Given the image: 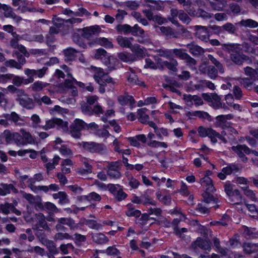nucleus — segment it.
<instances>
[{
  "label": "nucleus",
  "mask_w": 258,
  "mask_h": 258,
  "mask_svg": "<svg viewBox=\"0 0 258 258\" xmlns=\"http://www.w3.org/2000/svg\"><path fill=\"white\" fill-rule=\"evenodd\" d=\"M107 174L111 178L114 179H118L120 178L121 176L120 172L118 169H112V167H111V168H108Z\"/></svg>",
  "instance_id": "bf43d9fd"
},
{
  "label": "nucleus",
  "mask_w": 258,
  "mask_h": 258,
  "mask_svg": "<svg viewBox=\"0 0 258 258\" xmlns=\"http://www.w3.org/2000/svg\"><path fill=\"white\" fill-rule=\"evenodd\" d=\"M74 125L77 126V127H79L81 130H86V128H87V123H86L85 121H84L83 120L76 118L75 120L74 123H73Z\"/></svg>",
  "instance_id": "774afa93"
},
{
  "label": "nucleus",
  "mask_w": 258,
  "mask_h": 258,
  "mask_svg": "<svg viewBox=\"0 0 258 258\" xmlns=\"http://www.w3.org/2000/svg\"><path fill=\"white\" fill-rule=\"evenodd\" d=\"M203 186L205 187V191L202 194L204 201L207 204L212 203L215 204V205L213 206L215 208H219V205L217 204L219 201L218 198H215L213 195L216 191L214 184L205 185Z\"/></svg>",
  "instance_id": "20e7f679"
},
{
  "label": "nucleus",
  "mask_w": 258,
  "mask_h": 258,
  "mask_svg": "<svg viewBox=\"0 0 258 258\" xmlns=\"http://www.w3.org/2000/svg\"><path fill=\"white\" fill-rule=\"evenodd\" d=\"M131 50L139 58H143L145 56V52L142 48H141L139 44H136L133 45Z\"/></svg>",
  "instance_id": "7c9ffc66"
},
{
  "label": "nucleus",
  "mask_w": 258,
  "mask_h": 258,
  "mask_svg": "<svg viewBox=\"0 0 258 258\" xmlns=\"http://www.w3.org/2000/svg\"><path fill=\"white\" fill-rule=\"evenodd\" d=\"M199 135L202 138L208 137L210 140H212L215 130L211 127L205 128L203 126H200L198 129Z\"/></svg>",
  "instance_id": "6ab92c4d"
},
{
  "label": "nucleus",
  "mask_w": 258,
  "mask_h": 258,
  "mask_svg": "<svg viewBox=\"0 0 258 258\" xmlns=\"http://www.w3.org/2000/svg\"><path fill=\"white\" fill-rule=\"evenodd\" d=\"M223 30L228 32L230 34H234L236 32V28L230 23H226L222 26Z\"/></svg>",
  "instance_id": "0e129e2a"
},
{
  "label": "nucleus",
  "mask_w": 258,
  "mask_h": 258,
  "mask_svg": "<svg viewBox=\"0 0 258 258\" xmlns=\"http://www.w3.org/2000/svg\"><path fill=\"white\" fill-rule=\"evenodd\" d=\"M117 100L119 104L124 106L129 104L130 107L132 109L135 107L136 101L134 97L128 94L120 95L117 98Z\"/></svg>",
  "instance_id": "f8f14e48"
},
{
  "label": "nucleus",
  "mask_w": 258,
  "mask_h": 258,
  "mask_svg": "<svg viewBox=\"0 0 258 258\" xmlns=\"http://www.w3.org/2000/svg\"><path fill=\"white\" fill-rule=\"evenodd\" d=\"M5 65L7 67L14 68L17 69H20L21 68V64L16 60L13 59L6 60L5 62Z\"/></svg>",
  "instance_id": "052dcab7"
},
{
  "label": "nucleus",
  "mask_w": 258,
  "mask_h": 258,
  "mask_svg": "<svg viewBox=\"0 0 258 258\" xmlns=\"http://www.w3.org/2000/svg\"><path fill=\"white\" fill-rule=\"evenodd\" d=\"M111 56L105 49L100 48L96 50L94 56L95 59H100L105 66H107L109 63Z\"/></svg>",
  "instance_id": "9b49d317"
},
{
  "label": "nucleus",
  "mask_w": 258,
  "mask_h": 258,
  "mask_svg": "<svg viewBox=\"0 0 258 258\" xmlns=\"http://www.w3.org/2000/svg\"><path fill=\"white\" fill-rule=\"evenodd\" d=\"M78 51L72 47H69L63 50V54L64 55V61L67 63L73 61L76 58V53Z\"/></svg>",
  "instance_id": "dca6fc26"
},
{
  "label": "nucleus",
  "mask_w": 258,
  "mask_h": 258,
  "mask_svg": "<svg viewBox=\"0 0 258 258\" xmlns=\"http://www.w3.org/2000/svg\"><path fill=\"white\" fill-rule=\"evenodd\" d=\"M225 100L228 105L230 107H233L234 110L241 111V107L238 104L234 103L233 102H228V100H231L233 101V96L231 94H228L225 96Z\"/></svg>",
  "instance_id": "8fccbe9b"
},
{
  "label": "nucleus",
  "mask_w": 258,
  "mask_h": 258,
  "mask_svg": "<svg viewBox=\"0 0 258 258\" xmlns=\"http://www.w3.org/2000/svg\"><path fill=\"white\" fill-rule=\"evenodd\" d=\"M106 253L108 255L118 256L120 254L119 250L114 246H109L106 249Z\"/></svg>",
  "instance_id": "13d9d810"
},
{
  "label": "nucleus",
  "mask_w": 258,
  "mask_h": 258,
  "mask_svg": "<svg viewBox=\"0 0 258 258\" xmlns=\"http://www.w3.org/2000/svg\"><path fill=\"white\" fill-rule=\"evenodd\" d=\"M19 103L23 107L28 109H31L34 107V103L32 99L23 98L19 99Z\"/></svg>",
  "instance_id": "e433bc0d"
},
{
  "label": "nucleus",
  "mask_w": 258,
  "mask_h": 258,
  "mask_svg": "<svg viewBox=\"0 0 258 258\" xmlns=\"http://www.w3.org/2000/svg\"><path fill=\"white\" fill-rule=\"evenodd\" d=\"M239 24L241 26L250 28H255L258 27V22L251 19H242L239 22Z\"/></svg>",
  "instance_id": "c756f323"
},
{
  "label": "nucleus",
  "mask_w": 258,
  "mask_h": 258,
  "mask_svg": "<svg viewBox=\"0 0 258 258\" xmlns=\"http://www.w3.org/2000/svg\"><path fill=\"white\" fill-rule=\"evenodd\" d=\"M58 223L68 226L71 229H76L79 227L78 224L76 223L75 220L71 218H60L58 219Z\"/></svg>",
  "instance_id": "5701e85b"
},
{
  "label": "nucleus",
  "mask_w": 258,
  "mask_h": 258,
  "mask_svg": "<svg viewBox=\"0 0 258 258\" xmlns=\"http://www.w3.org/2000/svg\"><path fill=\"white\" fill-rule=\"evenodd\" d=\"M82 131L79 127H77L74 124H72L71 125V133L72 134V136L76 138H79L81 136V132Z\"/></svg>",
  "instance_id": "338daca9"
},
{
  "label": "nucleus",
  "mask_w": 258,
  "mask_h": 258,
  "mask_svg": "<svg viewBox=\"0 0 258 258\" xmlns=\"http://www.w3.org/2000/svg\"><path fill=\"white\" fill-rule=\"evenodd\" d=\"M144 30L137 24H135L133 27L131 26L130 34L134 36H142L144 34Z\"/></svg>",
  "instance_id": "4c0bfd02"
},
{
  "label": "nucleus",
  "mask_w": 258,
  "mask_h": 258,
  "mask_svg": "<svg viewBox=\"0 0 258 258\" xmlns=\"http://www.w3.org/2000/svg\"><path fill=\"white\" fill-rule=\"evenodd\" d=\"M169 60L170 61L163 60L161 58H159L157 60V63L162 68H166L173 72H176L177 70V67L178 66L177 61L174 58L169 59Z\"/></svg>",
  "instance_id": "1a4fd4ad"
},
{
  "label": "nucleus",
  "mask_w": 258,
  "mask_h": 258,
  "mask_svg": "<svg viewBox=\"0 0 258 258\" xmlns=\"http://www.w3.org/2000/svg\"><path fill=\"white\" fill-rule=\"evenodd\" d=\"M158 52L160 56L165 57L169 60L174 58V56H175L180 59L185 60L187 65L189 66H195L197 63L195 58L181 49H160L158 50Z\"/></svg>",
  "instance_id": "f03ea898"
},
{
  "label": "nucleus",
  "mask_w": 258,
  "mask_h": 258,
  "mask_svg": "<svg viewBox=\"0 0 258 258\" xmlns=\"http://www.w3.org/2000/svg\"><path fill=\"white\" fill-rule=\"evenodd\" d=\"M116 29L118 33L123 32L124 35H127L130 34L131 26L128 24H118L117 25Z\"/></svg>",
  "instance_id": "37998d69"
},
{
  "label": "nucleus",
  "mask_w": 258,
  "mask_h": 258,
  "mask_svg": "<svg viewBox=\"0 0 258 258\" xmlns=\"http://www.w3.org/2000/svg\"><path fill=\"white\" fill-rule=\"evenodd\" d=\"M101 186L102 188H106L116 202H121L128 197V195L123 190L119 184L109 183L106 185L102 183Z\"/></svg>",
  "instance_id": "7ed1b4c3"
},
{
  "label": "nucleus",
  "mask_w": 258,
  "mask_h": 258,
  "mask_svg": "<svg viewBox=\"0 0 258 258\" xmlns=\"http://www.w3.org/2000/svg\"><path fill=\"white\" fill-rule=\"evenodd\" d=\"M59 201L58 203L61 205L69 204L70 202L68 196L65 191H59Z\"/></svg>",
  "instance_id": "864d4df0"
},
{
  "label": "nucleus",
  "mask_w": 258,
  "mask_h": 258,
  "mask_svg": "<svg viewBox=\"0 0 258 258\" xmlns=\"http://www.w3.org/2000/svg\"><path fill=\"white\" fill-rule=\"evenodd\" d=\"M55 126H57L58 128L66 129L68 127V123L64 121L62 119L53 118Z\"/></svg>",
  "instance_id": "6e6d98bb"
},
{
  "label": "nucleus",
  "mask_w": 258,
  "mask_h": 258,
  "mask_svg": "<svg viewBox=\"0 0 258 258\" xmlns=\"http://www.w3.org/2000/svg\"><path fill=\"white\" fill-rule=\"evenodd\" d=\"M148 145L152 148L161 147L166 148L168 145L165 142H159L156 140L150 141L148 142Z\"/></svg>",
  "instance_id": "de8ad7c7"
},
{
  "label": "nucleus",
  "mask_w": 258,
  "mask_h": 258,
  "mask_svg": "<svg viewBox=\"0 0 258 258\" xmlns=\"http://www.w3.org/2000/svg\"><path fill=\"white\" fill-rule=\"evenodd\" d=\"M243 251L246 254L255 253L254 258H258V243L244 242L243 244Z\"/></svg>",
  "instance_id": "4468645a"
},
{
  "label": "nucleus",
  "mask_w": 258,
  "mask_h": 258,
  "mask_svg": "<svg viewBox=\"0 0 258 258\" xmlns=\"http://www.w3.org/2000/svg\"><path fill=\"white\" fill-rule=\"evenodd\" d=\"M1 185L2 186V187H0V196H5L10 194L11 191L15 194H17L18 191V189L12 183H2Z\"/></svg>",
  "instance_id": "f3484780"
},
{
  "label": "nucleus",
  "mask_w": 258,
  "mask_h": 258,
  "mask_svg": "<svg viewBox=\"0 0 258 258\" xmlns=\"http://www.w3.org/2000/svg\"><path fill=\"white\" fill-rule=\"evenodd\" d=\"M86 225L90 229L94 230H99L102 229V225L98 223L96 220L88 219L86 221Z\"/></svg>",
  "instance_id": "ea45409f"
},
{
  "label": "nucleus",
  "mask_w": 258,
  "mask_h": 258,
  "mask_svg": "<svg viewBox=\"0 0 258 258\" xmlns=\"http://www.w3.org/2000/svg\"><path fill=\"white\" fill-rule=\"evenodd\" d=\"M206 68L208 76L212 79H215L218 75V71L215 66L209 65Z\"/></svg>",
  "instance_id": "09e8293b"
},
{
  "label": "nucleus",
  "mask_w": 258,
  "mask_h": 258,
  "mask_svg": "<svg viewBox=\"0 0 258 258\" xmlns=\"http://www.w3.org/2000/svg\"><path fill=\"white\" fill-rule=\"evenodd\" d=\"M211 8L216 11L223 10L225 6V1L223 0H209Z\"/></svg>",
  "instance_id": "c85d7f7f"
},
{
  "label": "nucleus",
  "mask_w": 258,
  "mask_h": 258,
  "mask_svg": "<svg viewBox=\"0 0 258 258\" xmlns=\"http://www.w3.org/2000/svg\"><path fill=\"white\" fill-rule=\"evenodd\" d=\"M204 2L203 0H196L191 10L188 12V14L192 16L202 17L207 19L211 18L210 14L203 9L200 8V6L203 5Z\"/></svg>",
  "instance_id": "423d86ee"
},
{
  "label": "nucleus",
  "mask_w": 258,
  "mask_h": 258,
  "mask_svg": "<svg viewBox=\"0 0 258 258\" xmlns=\"http://www.w3.org/2000/svg\"><path fill=\"white\" fill-rule=\"evenodd\" d=\"M83 148L86 151L91 153L104 155L106 153V147L102 143H98L94 142H83Z\"/></svg>",
  "instance_id": "39448f33"
},
{
  "label": "nucleus",
  "mask_w": 258,
  "mask_h": 258,
  "mask_svg": "<svg viewBox=\"0 0 258 258\" xmlns=\"http://www.w3.org/2000/svg\"><path fill=\"white\" fill-rule=\"evenodd\" d=\"M214 135L213 136V137L211 140V142L213 144H216L217 142V139H219L221 140L223 143L226 144L227 143V140L226 139L222 136L221 135H220L219 133L217 132L215 130V133L213 134Z\"/></svg>",
  "instance_id": "4d7b16f0"
},
{
  "label": "nucleus",
  "mask_w": 258,
  "mask_h": 258,
  "mask_svg": "<svg viewBox=\"0 0 258 258\" xmlns=\"http://www.w3.org/2000/svg\"><path fill=\"white\" fill-rule=\"evenodd\" d=\"M232 150L237 154L238 156L243 162L247 161V158L244 153L249 155L251 153V150L245 144L233 146L231 147Z\"/></svg>",
  "instance_id": "0eeeda50"
},
{
  "label": "nucleus",
  "mask_w": 258,
  "mask_h": 258,
  "mask_svg": "<svg viewBox=\"0 0 258 258\" xmlns=\"http://www.w3.org/2000/svg\"><path fill=\"white\" fill-rule=\"evenodd\" d=\"M150 215H149L147 213H143L142 217H141V218L139 220L140 222H138V223H139V226L141 227L146 226L148 224V221L150 220H153L155 222L158 221V220L156 218L150 217Z\"/></svg>",
  "instance_id": "2f4dec72"
},
{
  "label": "nucleus",
  "mask_w": 258,
  "mask_h": 258,
  "mask_svg": "<svg viewBox=\"0 0 258 258\" xmlns=\"http://www.w3.org/2000/svg\"><path fill=\"white\" fill-rule=\"evenodd\" d=\"M12 204L6 202L5 204H0V212L4 214L8 215L11 211Z\"/></svg>",
  "instance_id": "e2e57ef3"
},
{
  "label": "nucleus",
  "mask_w": 258,
  "mask_h": 258,
  "mask_svg": "<svg viewBox=\"0 0 258 258\" xmlns=\"http://www.w3.org/2000/svg\"><path fill=\"white\" fill-rule=\"evenodd\" d=\"M195 27V36L202 41L207 42L209 39V32L208 29L205 26L200 25H196Z\"/></svg>",
  "instance_id": "9d476101"
},
{
  "label": "nucleus",
  "mask_w": 258,
  "mask_h": 258,
  "mask_svg": "<svg viewBox=\"0 0 258 258\" xmlns=\"http://www.w3.org/2000/svg\"><path fill=\"white\" fill-rule=\"evenodd\" d=\"M224 190L228 196H232L234 195V194L238 195L239 193V191L238 189H235L233 190L232 186L230 183L226 184L224 185Z\"/></svg>",
  "instance_id": "3c124183"
},
{
  "label": "nucleus",
  "mask_w": 258,
  "mask_h": 258,
  "mask_svg": "<svg viewBox=\"0 0 258 258\" xmlns=\"http://www.w3.org/2000/svg\"><path fill=\"white\" fill-rule=\"evenodd\" d=\"M121 65L122 64L118 59L111 56L109 63L107 64V66L108 67L109 70L112 71L120 68Z\"/></svg>",
  "instance_id": "72a5a7b5"
},
{
  "label": "nucleus",
  "mask_w": 258,
  "mask_h": 258,
  "mask_svg": "<svg viewBox=\"0 0 258 258\" xmlns=\"http://www.w3.org/2000/svg\"><path fill=\"white\" fill-rule=\"evenodd\" d=\"M179 4L182 5L184 10L188 13L194 4L196 2L195 0H177Z\"/></svg>",
  "instance_id": "79ce46f5"
},
{
  "label": "nucleus",
  "mask_w": 258,
  "mask_h": 258,
  "mask_svg": "<svg viewBox=\"0 0 258 258\" xmlns=\"http://www.w3.org/2000/svg\"><path fill=\"white\" fill-rule=\"evenodd\" d=\"M196 245L203 250H210L211 242L209 240L198 237L195 241Z\"/></svg>",
  "instance_id": "412c9836"
},
{
  "label": "nucleus",
  "mask_w": 258,
  "mask_h": 258,
  "mask_svg": "<svg viewBox=\"0 0 258 258\" xmlns=\"http://www.w3.org/2000/svg\"><path fill=\"white\" fill-rule=\"evenodd\" d=\"M21 133L23 141L25 142V145L32 144L34 142V139L29 132L22 130Z\"/></svg>",
  "instance_id": "a18cd8bd"
},
{
  "label": "nucleus",
  "mask_w": 258,
  "mask_h": 258,
  "mask_svg": "<svg viewBox=\"0 0 258 258\" xmlns=\"http://www.w3.org/2000/svg\"><path fill=\"white\" fill-rule=\"evenodd\" d=\"M91 238L94 243L99 245L105 244L109 241L108 238L102 233H92Z\"/></svg>",
  "instance_id": "2eb2a0df"
},
{
  "label": "nucleus",
  "mask_w": 258,
  "mask_h": 258,
  "mask_svg": "<svg viewBox=\"0 0 258 258\" xmlns=\"http://www.w3.org/2000/svg\"><path fill=\"white\" fill-rule=\"evenodd\" d=\"M159 28L161 31V33L165 36L170 38L177 37L176 34L174 32L173 29L170 27L161 26L159 27Z\"/></svg>",
  "instance_id": "473e14b6"
},
{
  "label": "nucleus",
  "mask_w": 258,
  "mask_h": 258,
  "mask_svg": "<svg viewBox=\"0 0 258 258\" xmlns=\"http://www.w3.org/2000/svg\"><path fill=\"white\" fill-rule=\"evenodd\" d=\"M186 115L189 118L191 116H197L200 118L207 119L208 120H210L211 118V115L207 112L200 110L188 111L186 113Z\"/></svg>",
  "instance_id": "4be33fe9"
},
{
  "label": "nucleus",
  "mask_w": 258,
  "mask_h": 258,
  "mask_svg": "<svg viewBox=\"0 0 258 258\" xmlns=\"http://www.w3.org/2000/svg\"><path fill=\"white\" fill-rule=\"evenodd\" d=\"M127 79L128 83L132 85H138L141 87H146V84L144 81L139 80L137 75L134 73L132 72L127 76Z\"/></svg>",
  "instance_id": "a211bd4d"
},
{
  "label": "nucleus",
  "mask_w": 258,
  "mask_h": 258,
  "mask_svg": "<svg viewBox=\"0 0 258 258\" xmlns=\"http://www.w3.org/2000/svg\"><path fill=\"white\" fill-rule=\"evenodd\" d=\"M73 41L77 44L79 47L86 49L87 47L84 38L78 33H74L72 34Z\"/></svg>",
  "instance_id": "a878e982"
},
{
  "label": "nucleus",
  "mask_w": 258,
  "mask_h": 258,
  "mask_svg": "<svg viewBox=\"0 0 258 258\" xmlns=\"http://www.w3.org/2000/svg\"><path fill=\"white\" fill-rule=\"evenodd\" d=\"M127 210L125 211V214L128 217H135V223L139 225V220L142 217L143 213L139 210L136 209L135 206L132 203H128L126 206Z\"/></svg>",
  "instance_id": "6e6552de"
},
{
  "label": "nucleus",
  "mask_w": 258,
  "mask_h": 258,
  "mask_svg": "<svg viewBox=\"0 0 258 258\" xmlns=\"http://www.w3.org/2000/svg\"><path fill=\"white\" fill-rule=\"evenodd\" d=\"M239 169L238 166L234 163L228 164L227 166L222 169V171L227 175L231 174L233 172H237Z\"/></svg>",
  "instance_id": "f704fd0d"
},
{
  "label": "nucleus",
  "mask_w": 258,
  "mask_h": 258,
  "mask_svg": "<svg viewBox=\"0 0 258 258\" xmlns=\"http://www.w3.org/2000/svg\"><path fill=\"white\" fill-rule=\"evenodd\" d=\"M189 51L193 55H199L204 53V50L202 47L195 44L189 47Z\"/></svg>",
  "instance_id": "a19ab883"
},
{
  "label": "nucleus",
  "mask_w": 258,
  "mask_h": 258,
  "mask_svg": "<svg viewBox=\"0 0 258 258\" xmlns=\"http://www.w3.org/2000/svg\"><path fill=\"white\" fill-rule=\"evenodd\" d=\"M94 42L101 45L106 49H110L113 47V45L111 41L105 37H97L94 40Z\"/></svg>",
  "instance_id": "aec40b11"
},
{
  "label": "nucleus",
  "mask_w": 258,
  "mask_h": 258,
  "mask_svg": "<svg viewBox=\"0 0 258 258\" xmlns=\"http://www.w3.org/2000/svg\"><path fill=\"white\" fill-rule=\"evenodd\" d=\"M145 108H141L138 109V118L140 122L146 124L149 120V116L145 112Z\"/></svg>",
  "instance_id": "cd10ccee"
},
{
  "label": "nucleus",
  "mask_w": 258,
  "mask_h": 258,
  "mask_svg": "<svg viewBox=\"0 0 258 258\" xmlns=\"http://www.w3.org/2000/svg\"><path fill=\"white\" fill-rule=\"evenodd\" d=\"M222 48L230 53L231 60L236 64L240 66L245 61L251 62L250 58L243 54V50L239 44H223Z\"/></svg>",
  "instance_id": "f257e3e1"
},
{
  "label": "nucleus",
  "mask_w": 258,
  "mask_h": 258,
  "mask_svg": "<svg viewBox=\"0 0 258 258\" xmlns=\"http://www.w3.org/2000/svg\"><path fill=\"white\" fill-rule=\"evenodd\" d=\"M2 117L6 119V120L12 121L15 123L20 119L19 115L15 111H12L11 114L4 113L2 115Z\"/></svg>",
  "instance_id": "58836bf2"
},
{
  "label": "nucleus",
  "mask_w": 258,
  "mask_h": 258,
  "mask_svg": "<svg viewBox=\"0 0 258 258\" xmlns=\"http://www.w3.org/2000/svg\"><path fill=\"white\" fill-rule=\"evenodd\" d=\"M213 174L212 171L207 170L204 173V176L200 180V183L202 186L205 185L214 184L212 179L210 176Z\"/></svg>",
  "instance_id": "393cba45"
},
{
  "label": "nucleus",
  "mask_w": 258,
  "mask_h": 258,
  "mask_svg": "<svg viewBox=\"0 0 258 258\" xmlns=\"http://www.w3.org/2000/svg\"><path fill=\"white\" fill-rule=\"evenodd\" d=\"M142 198V205L144 206L152 205L156 206L157 205V202L148 194L143 195Z\"/></svg>",
  "instance_id": "c9c22d12"
},
{
  "label": "nucleus",
  "mask_w": 258,
  "mask_h": 258,
  "mask_svg": "<svg viewBox=\"0 0 258 258\" xmlns=\"http://www.w3.org/2000/svg\"><path fill=\"white\" fill-rule=\"evenodd\" d=\"M127 141L131 146L140 148L141 145L140 142L142 143H146L147 142V138L144 134H139L135 137H128Z\"/></svg>",
  "instance_id": "ddd939ff"
},
{
  "label": "nucleus",
  "mask_w": 258,
  "mask_h": 258,
  "mask_svg": "<svg viewBox=\"0 0 258 258\" xmlns=\"http://www.w3.org/2000/svg\"><path fill=\"white\" fill-rule=\"evenodd\" d=\"M46 247L49 253L51 255L56 254L58 253L56 245L53 241L48 240L46 242Z\"/></svg>",
  "instance_id": "c03bdc74"
},
{
  "label": "nucleus",
  "mask_w": 258,
  "mask_h": 258,
  "mask_svg": "<svg viewBox=\"0 0 258 258\" xmlns=\"http://www.w3.org/2000/svg\"><path fill=\"white\" fill-rule=\"evenodd\" d=\"M59 153L63 157L71 156L73 154L71 149L68 147V145L65 144L60 146Z\"/></svg>",
  "instance_id": "49530a36"
},
{
  "label": "nucleus",
  "mask_w": 258,
  "mask_h": 258,
  "mask_svg": "<svg viewBox=\"0 0 258 258\" xmlns=\"http://www.w3.org/2000/svg\"><path fill=\"white\" fill-rule=\"evenodd\" d=\"M147 214L149 215H155L156 216L159 217L162 216V210L160 208H152L150 207L148 210Z\"/></svg>",
  "instance_id": "680f3d73"
},
{
  "label": "nucleus",
  "mask_w": 258,
  "mask_h": 258,
  "mask_svg": "<svg viewBox=\"0 0 258 258\" xmlns=\"http://www.w3.org/2000/svg\"><path fill=\"white\" fill-rule=\"evenodd\" d=\"M35 218L37 221V224L36 225L37 228L41 227L45 230L49 229V227L45 221V217L43 214L41 213L36 214Z\"/></svg>",
  "instance_id": "b1692460"
},
{
  "label": "nucleus",
  "mask_w": 258,
  "mask_h": 258,
  "mask_svg": "<svg viewBox=\"0 0 258 258\" xmlns=\"http://www.w3.org/2000/svg\"><path fill=\"white\" fill-rule=\"evenodd\" d=\"M88 202H99L101 200L100 195L95 191H92L88 194Z\"/></svg>",
  "instance_id": "5fc2aeb1"
},
{
  "label": "nucleus",
  "mask_w": 258,
  "mask_h": 258,
  "mask_svg": "<svg viewBox=\"0 0 258 258\" xmlns=\"http://www.w3.org/2000/svg\"><path fill=\"white\" fill-rule=\"evenodd\" d=\"M245 75L249 76L251 78H254L256 77L257 72L256 70L250 67H246L244 69Z\"/></svg>",
  "instance_id": "69168bd1"
},
{
  "label": "nucleus",
  "mask_w": 258,
  "mask_h": 258,
  "mask_svg": "<svg viewBox=\"0 0 258 258\" xmlns=\"http://www.w3.org/2000/svg\"><path fill=\"white\" fill-rule=\"evenodd\" d=\"M118 44L122 47L131 48L133 44L128 38L124 37L122 36H118L116 38Z\"/></svg>",
  "instance_id": "bb28decb"
},
{
  "label": "nucleus",
  "mask_w": 258,
  "mask_h": 258,
  "mask_svg": "<svg viewBox=\"0 0 258 258\" xmlns=\"http://www.w3.org/2000/svg\"><path fill=\"white\" fill-rule=\"evenodd\" d=\"M3 10L4 11V16L6 18H15L16 14L13 12L11 7L4 5Z\"/></svg>",
  "instance_id": "603ef678"
}]
</instances>
